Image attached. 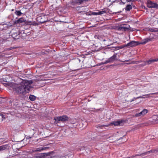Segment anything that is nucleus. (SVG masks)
<instances>
[{
	"mask_svg": "<svg viewBox=\"0 0 158 158\" xmlns=\"http://www.w3.org/2000/svg\"><path fill=\"white\" fill-rule=\"evenodd\" d=\"M124 121L123 120H118L117 121H114L112 122L110 124V125H114L115 126L118 125H122L124 123Z\"/></svg>",
	"mask_w": 158,
	"mask_h": 158,
	"instance_id": "nucleus-7",
	"label": "nucleus"
},
{
	"mask_svg": "<svg viewBox=\"0 0 158 158\" xmlns=\"http://www.w3.org/2000/svg\"><path fill=\"white\" fill-rule=\"evenodd\" d=\"M158 61V58L155 59L150 60H148L146 61L145 62V64H151L152 62L157 61Z\"/></svg>",
	"mask_w": 158,
	"mask_h": 158,
	"instance_id": "nucleus-14",
	"label": "nucleus"
},
{
	"mask_svg": "<svg viewBox=\"0 0 158 158\" xmlns=\"http://www.w3.org/2000/svg\"><path fill=\"white\" fill-rule=\"evenodd\" d=\"M49 148L48 147H42L39 148H38L33 150L34 152H41Z\"/></svg>",
	"mask_w": 158,
	"mask_h": 158,
	"instance_id": "nucleus-9",
	"label": "nucleus"
},
{
	"mask_svg": "<svg viewBox=\"0 0 158 158\" xmlns=\"http://www.w3.org/2000/svg\"><path fill=\"white\" fill-rule=\"evenodd\" d=\"M126 64H131V63H126Z\"/></svg>",
	"mask_w": 158,
	"mask_h": 158,
	"instance_id": "nucleus-33",
	"label": "nucleus"
},
{
	"mask_svg": "<svg viewBox=\"0 0 158 158\" xmlns=\"http://www.w3.org/2000/svg\"><path fill=\"white\" fill-rule=\"evenodd\" d=\"M49 50H48V51H47V52H49Z\"/></svg>",
	"mask_w": 158,
	"mask_h": 158,
	"instance_id": "nucleus-35",
	"label": "nucleus"
},
{
	"mask_svg": "<svg viewBox=\"0 0 158 158\" xmlns=\"http://www.w3.org/2000/svg\"><path fill=\"white\" fill-rule=\"evenodd\" d=\"M87 1L88 0H72L70 2H69V4L72 7H73L72 6L81 4Z\"/></svg>",
	"mask_w": 158,
	"mask_h": 158,
	"instance_id": "nucleus-4",
	"label": "nucleus"
},
{
	"mask_svg": "<svg viewBox=\"0 0 158 158\" xmlns=\"http://www.w3.org/2000/svg\"><path fill=\"white\" fill-rule=\"evenodd\" d=\"M132 8V6L130 4H128L126 6L125 10H126L127 11H130L131 9Z\"/></svg>",
	"mask_w": 158,
	"mask_h": 158,
	"instance_id": "nucleus-19",
	"label": "nucleus"
},
{
	"mask_svg": "<svg viewBox=\"0 0 158 158\" xmlns=\"http://www.w3.org/2000/svg\"><path fill=\"white\" fill-rule=\"evenodd\" d=\"M128 29V27L124 26V25H121L118 28V30L120 31H125Z\"/></svg>",
	"mask_w": 158,
	"mask_h": 158,
	"instance_id": "nucleus-12",
	"label": "nucleus"
},
{
	"mask_svg": "<svg viewBox=\"0 0 158 158\" xmlns=\"http://www.w3.org/2000/svg\"><path fill=\"white\" fill-rule=\"evenodd\" d=\"M50 158H60L59 156H51Z\"/></svg>",
	"mask_w": 158,
	"mask_h": 158,
	"instance_id": "nucleus-25",
	"label": "nucleus"
},
{
	"mask_svg": "<svg viewBox=\"0 0 158 158\" xmlns=\"http://www.w3.org/2000/svg\"><path fill=\"white\" fill-rule=\"evenodd\" d=\"M107 60H106L105 62H102V63H101V64H107V63H108V62H107Z\"/></svg>",
	"mask_w": 158,
	"mask_h": 158,
	"instance_id": "nucleus-26",
	"label": "nucleus"
},
{
	"mask_svg": "<svg viewBox=\"0 0 158 158\" xmlns=\"http://www.w3.org/2000/svg\"><path fill=\"white\" fill-rule=\"evenodd\" d=\"M148 112V110L146 109H144L139 113H137L135 114L136 117H142L144 116Z\"/></svg>",
	"mask_w": 158,
	"mask_h": 158,
	"instance_id": "nucleus-6",
	"label": "nucleus"
},
{
	"mask_svg": "<svg viewBox=\"0 0 158 158\" xmlns=\"http://www.w3.org/2000/svg\"><path fill=\"white\" fill-rule=\"evenodd\" d=\"M17 81H19V83H14L6 81L3 84L6 87L12 88L13 91L18 94L24 95L29 92L30 89L31 88V85L33 83L32 80L28 81L18 78Z\"/></svg>",
	"mask_w": 158,
	"mask_h": 158,
	"instance_id": "nucleus-1",
	"label": "nucleus"
},
{
	"mask_svg": "<svg viewBox=\"0 0 158 158\" xmlns=\"http://www.w3.org/2000/svg\"><path fill=\"white\" fill-rule=\"evenodd\" d=\"M91 15H99L98 11V12H93L91 13Z\"/></svg>",
	"mask_w": 158,
	"mask_h": 158,
	"instance_id": "nucleus-24",
	"label": "nucleus"
},
{
	"mask_svg": "<svg viewBox=\"0 0 158 158\" xmlns=\"http://www.w3.org/2000/svg\"><path fill=\"white\" fill-rule=\"evenodd\" d=\"M42 53H43V54H46V52H45V51H44V50H42Z\"/></svg>",
	"mask_w": 158,
	"mask_h": 158,
	"instance_id": "nucleus-31",
	"label": "nucleus"
},
{
	"mask_svg": "<svg viewBox=\"0 0 158 158\" xmlns=\"http://www.w3.org/2000/svg\"><path fill=\"white\" fill-rule=\"evenodd\" d=\"M128 47V46H127V44L126 45H124L122 48H123V47Z\"/></svg>",
	"mask_w": 158,
	"mask_h": 158,
	"instance_id": "nucleus-29",
	"label": "nucleus"
},
{
	"mask_svg": "<svg viewBox=\"0 0 158 158\" xmlns=\"http://www.w3.org/2000/svg\"><path fill=\"white\" fill-rule=\"evenodd\" d=\"M155 151H156V152H158V151L156 150H150V151H148L146 152H145L143 153L140 154H138L136 155V156H143L146 155L148 154L149 153H150L155 152Z\"/></svg>",
	"mask_w": 158,
	"mask_h": 158,
	"instance_id": "nucleus-11",
	"label": "nucleus"
},
{
	"mask_svg": "<svg viewBox=\"0 0 158 158\" xmlns=\"http://www.w3.org/2000/svg\"><path fill=\"white\" fill-rule=\"evenodd\" d=\"M15 15L18 16H21L22 14L20 11L17 10L15 11Z\"/></svg>",
	"mask_w": 158,
	"mask_h": 158,
	"instance_id": "nucleus-22",
	"label": "nucleus"
},
{
	"mask_svg": "<svg viewBox=\"0 0 158 158\" xmlns=\"http://www.w3.org/2000/svg\"><path fill=\"white\" fill-rule=\"evenodd\" d=\"M11 103V101H9V103Z\"/></svg>",
	"mask_w": 158,
	"mask_h": 158,
	"instance_id": "nucleus-34",
	"label": "nucleus"
},
{
	"mask_svg": "<svg viewBox=\"0 0 158 158\" xmlns=\"http://www.w3.org/2000/svg\"><path fill=\"white\" fill-rule=\"evenodd\" d=\"M142 7L143 9H144L145 10H147V8L144 5H142Z\"/></svg>",
	"mask_w": 158,
	"mask_h": 158,
	"instance_id": "nucleus-27",
	"label": "nucleus"
},
{
	"mask_svg": "<svg viewBox=\"0 0 158 158\" xmlns=\"http://www.w3.org/2000/svg\"><path fill=\"white\" fill-rule=\"evenodd\" d=\"M148 31L152 32H158V28L154 27H148L147 28Z\"/></svg>",
	"mask_w": 158,
	"mask_h": 158,
	"instance_id": "nucleus-16",
	"label": "nucleus"
},
{
	"mask_svg": "<svg viewBox=\"0 0 158 158\" xmlns=\"http://www.w3.org/2000/svg\"><path fill=\"white\" fill-rule=\"evenodd\" d=\"M139 44V42L132 41L128 43L127 46H128L129 47H131L135 46Z\"/></svg>",
	"mask_w": 158,
	"mask_h": 158,
	"instance_id": "nucleus-8",
	"label": "nucleus"
},
{
	"mask_svg": "<svg viewBox=\"0 0 158 158\" xmlns=\"http://www.w3.org/2000/svg\"><path fill=\"white\" fill-rule=\"evenodd\" d=\"M127 1L128 2H133L134 1V0H127Z\"/></svg>",
	"mask_w": 158,
	"mask_h": 158,
	"instance_id": "nucleus-28",
	"label": "nucleus"
},
{
	"mask_svg": "<svg viewBox=\"0 0 158 158\" xmlns=\"http://www.w3.org/2000/svg\"><path fill=\"white\" fill-rule=\"evenodd\" d=\"M31 137H30V136H28V137L27 138V139H30L31 138Z\"/></svg>",
	"mask_w": 158,
	"mask_h": 158,
	"instance_id": "nucleus-32",
	"label": "nucleus"
},
{
	"mask_svg": "<svg viewBox=\"0 0 158 158\" xmlns=\"http://www.w3.org/2000/svg\"><path fill=\"white\" fill-rule=\"evenodd\" d=\"M148 7L151 8H158V5L156 3L150 1H148L147 2Z\"/></svg>",
	"mask_w": 158,
	"mask_h": 158,
	"instance_id": "nucleus-5",
	"label": "nucleus"
},
{
	"mask_svg": "<svg viewBox=\"0 0 158 158\" xmlns=\"http://www.w3.org/2000/svg\"><path fill=\"white\" fill-rule=\"evenodd\" d=\"M109 9L107 8H104L102 11H98L99 15H101L104 14L108 12Z\"/></svg>",
	"mask_w": 158,
	"mask_h": 158,
	"instance_id": "nucleus-15",
	"label": "nucleus"
},
{
	"mask_svg": "<svg viewBox=\"0 0 158 158\" xmlns=\"http://www.w3.org/2000/svg\"><path fill=\"white\" fill-rule=\"evenodd\" d=\"M5 117L4 115L2 114H0V122H2L3 121V119H5Z\"/></svg>",
	"mask_w": 158,
	"mask_h": 158,
	"instance_id": "nucleus-23",
	"label": "nucleus"
},
{
	"mask_svg": "<svg viewBox=\"0 0 158 158\" xmlns=\"http://www.w3.org/2000/svg\"><path fill=\"white\" fill-rule=\"evenodd\" d=\"M12 36L15 39H18L19 36L18 33L15 32H13V33L12 34Z\"/></svg>",
	"mask_w": 158,
	"mask_h": 158,
	"instance_id": "nucleus-17",
	"label": "nucleus"
},
{
	"mask_svg": "<svg viewBox=\"0 0 158 158\" xmlns=\"http://www.w3.org/2000/svg\"><path fill=\"white\" fill-rule=\"evenodd\" d=\"M149 97H158V92L154 93H151L149 94H146L142 96H139L136 98H134V99H136L138 98H145Z\"/></svg>",
	"mask_w": 158,
	"mask_h": 158,
	"instance_id": "nucleus-2",
	"label": "nucleus"
},
{
	"mask_svg": "<svg viewBox=\"0 0 158 158\" xmlns=\"http://www.w3.org/2000/svg\"><path fill=\"white\" fill-rule=\"evenodd\" d=\"M55 121V123H58L59 122L61 121L62 122H65L68 120L69 118L66 115H63L60 116L55 117L54 118Z\"/></svg>",
	"mask_w": 158,
	"mask_h": 158,
	"instance_id": "nucleus-3",
	"label": "nucleus"
},
{
	"mask_svg": "<svg viewBox=\"0 0 158 158\" xmlns=\"http://www.w3.org/2000/svg\"><path fill=\"white\" fill-rule=\"evenodd\" d=\"M117 57V54L114 53V55L110 57L107 60L108 63L112 62L114 61L116 59Z\"/></svg>",
	"mask_w": 158,
	"mask_h": 158,
	"instance_id": "nucleus-10",
	"label": "nucleus"
},
{
	"mask_svg": "<svg viewBox=\"0 0 158 158\" xmlns=\"http://www.w3.org/2000/svg\"><path fill=\"white\" fill-rule=\"evenodd\" d=\"M62 157L63 158H64V156H63Z\"/></svg>",
	"mask_w": 158,
	"mask_h": 158,
	"instance_id": "nucleus-37",
	"label": "nucleus"
},
{
	"mask_svg": "<svg viewBox=\"0 0 158 158\" xmlns=\"http://www.w3.org/2000/svg\"><path fill=\"white\" fill-rule=\"evenodd\" d=\"M123 4H125V2H124V3L123 2Z\"/></svg>",
	"mask_w": 158,
	"mask_h": 158,
	"instance_id": "nucleus-36",
	"label": "nucleus"
},
{
	"mask_svg": "<svg viewBox=\"0 0 158 158\" xmlns=\"http://www.w3.org/2000/svg\"><path fill=\"white\" fill-rule=\"evenodd\" d=\"M24 22V19L23 18H21L19 19L17 21V23H22L23 22Z\"/></svg>",
	"mask_w": 158,
	"mask_h": 158,
	"instance_id": "nucleus-21",
	"label": "nucleus"
},
{
	"mask_svg": "<svg viewBox=\"0 0 158 158\" xmlns=\"http://www.w3.org/2000/svg\"><path fill=\"white\" fill-rule=\"evenodd\" d=\"M12 11H13V10H14V9H12Z\"/></svg>",
	"mask_w": 158,
	"mask_h": 158,
	"instance_id": "nucleus-38",
	"label": "nucleus"
},
{
	"mask_svg": "<svg viewBox=\"0 0 158 158\" xmlns=\"http://www.w3.org/2000/svg\"><path fill=\"white\" fill-rule=\"evenodd\" d=\"M129 61V60H121L120 61H121V62H125V61H126V62H128Z\"/></svg>",
	"mask_w": 158,
	"mask_h": 158,
	"instance_id": "nucleus-30",
	"label": "nucleus"
},
{
	"mask_svg": "<svg viewBox=\"0 0 158 158\" xmlns=\"http://www.w3.org/2000/svg\"><path fill=\"white\" fill-rule=\"evenodd\" d=\"M152 38H148L142 40V42L139 43L140 44H145L149 41L152 40Z\"/></svg>",
	"mask_w": 158,
	"mask_h": 158,
	"instance_id": "nucleus-13",
	"label": "nucleus"
},
{
	"mask_svg": "<svg viewBox=\"0 0 158 158\" xmlns=\"http://www.w3.org/2000/svg\"><path fill=\"white\" fill-rule=\"evenodd\" d=\"M8 147L7 145H4L0 146V152L5 150Z\"/></svg>",
	"mask_w": 158,
	"mask_h": 158,
	"instance_id": "nucleus-18",
	"label": "nucleus"
},
{
	"mask_svg": "<svg viewBox=\"0 0 158 158\" xmlns=\"http://www.w3.org/2000/svg\"><path fill=\"white\" fill-rule=\"evenodd\" d=\"M36 97L33 95H31L29 96V99L31 101H34L36 99Z\"/></svg>",
	"mask_w": 158,
	"mask_h": 158,
	"instance_id": "nucleus-20",
	"label": "nucleus"
}]
</instances>
